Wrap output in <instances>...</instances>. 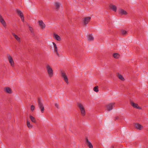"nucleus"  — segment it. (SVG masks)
<instances>
[{
    "label": "nucleus",
    "mask_w": 148,
    "mask_h": 148,
    "mask_svg": "<svg viewBox=\"0 0 148 148\" xmlns=\"http://www.w3.org/2000/svg\"><path fill=\"white\" fill-rule=\"evenodd\" d=\"M47 71L48 74L50 77H53V71L50 66L48 64L46 66Z\"/></svg>",
    "instance_id": "f257e3e1"
},
{
    "label": "nucleus",
    "mask_w": 148,
    "mask_h": 148,
    "mask_svg": "<svg viewBox=\"0 0 148 148\" xmlns=\"http://www.w3.org/2000/svg\"><path fill=\"white\" fill-rule=\"evenodd\" d=\"M38 105L39 108L40 109L42 113L44 112V107L42 103L41 102L40 99L39 98L38 99Z\"/></svg>",
    "instance_id": "f03ea898"
},
{
    "label": "nucleus",
    "mask_w": 148,
    "mask_h": 148,
    "mask_svg": "<svg viewBox=\"0 0 148 148\" xmlns=\"http://www.w3.org/2000/svg\"><path fill=\"white\" fill-rule=\"evenodd\" d=\"M77 105L80 109L82 115L83 116H84L85 114V111L83 105L80 103H78Z\"/></svg>",
    "instance_id": "7ed1b4c3"
},
{
    "label": "nucleus",
    "mask_w": 148,
    "mask_h": 148,
    "mask_svg": "<svg viewBox=\"0 0 148 148\" xmlns=\"http://www.w3.org/2000/svg\"><path fill=\"white\" fill-rule=\"evenodd\" d=\"M61 73L62 78L64 79L67 84H68L69 82L68 81V78L65 73L64 71H62L61 72Z\"/></svg>",
    "instance_id": "20e7f679"
},
{
    "label": "nucleus",
    "mask_w": 148,
    "mask_h": 148,
    "mask_svg": "<svg viewBox=\"0 0 148 148\" xmlns=\"http://www.w3.org/2000/svg\"><path fill=\"white\" fill-rule=\"evenodd\" d=\"M91 18L90 17L88 16L84 17L82 19L83 21L84 25L85 26L90 21Z\"/></svg>",
    "instance_id": "39448f33"
},
{
    "label": "nucleus",
    "mask_w": 148,
    "mask_h": 148,
    "mask_svg": "<svg viewBox=\"0 0 148 148\" xmlns=\"http://www.w3.org/2000/svg\"><path fill=\"white\" fill-rule=\"evenodd\" d=\"M16 12L18 15L21 18L22 21L23 22H24V17L23 13L21 10H17Z\"/></svg>",
    "instance_id": "423d86ee"
},
{
    "label": "nucleus",
    "mask_w": 148,
    "mask_h": 148,
    "mask_svg": "<svg viewBox=\"0 0 148 148\" xmlns=\"http://www.w3.org/2000/svg\"><path fill=\"white\" fill-rule=\"evenodd\" d=\"M114 103H110L107 105L106 106V107L107 110L108 111H110L112 110L113 109V106L114 105Z\"/></svg>",
    "instance_id": "0eeeda50"
},
{
    "label": "nucleus",
    "mask_w": 148,
    "mask_h": 148,
    "mask_svg": "<svg viewBox=\"0 0 148 148\" xmlns=\"http://www.w3.org/2000/svg\"><path fill=\"white\" fill-rule=\"evenodd\" d=\"M8 58L9 62L11 64V66H14V63L12 57L10 55H8Z\"/></svg>",
    "instance_id": "6e6552de"
},
{
    "label": "nucleus",
    "mask_w": 148,
    "mask_h": 148,
    "mask_svg": "<svg viewBox=\"0 0 148 148\" xmlns=\"http://www.w3.org/2000/svg\"><path fill=\"white\" fill-rule=\"evenodd\" d=\"M130 104L134 108L138 109H140L141 108L140 107L138 106L137 104L134 103L132 101H130Z\"/></svg>",
    "instance_id": "1a4fd4ad"
},
{
    "label": "nucleus",
    "mask_w": 148,
    "mask_h": 148,
    "mask_svg": "<svg viewBox=\"0 0 148 148\" xmlns=\"http://www.w3.org/2000/svg\"><path fill=\"white\" fill-rule=\"evenodd\" d=\"M0 22L4 27H5L6 26V23L4 19H3L2 16L0 14Z\"/></svg>",
    "instance_id": "9d476101"
},
{
    "label": "nucleus",
    "mask_w": 148,
    "mask_h": 148,
    "mask_svg": "<svg viewBox=\"0 0 148 148\" xmlns=\"http://www.w3.org/2000/svg\"><path fill=\"white\" fill-rule=\"evenodd\" d=\"M5 91L8 93L11 94L12 92V90L9 87H5L4 88Z\"/></svg>",
    "instance_id": "9b49d317"
},
{
    "label": "nucleus",
    "mask_w": 148,
    "mask_h": 148,
    "mask_svg": "<svg viewBox=\"0 0 148 148\" xmlns=\"http://www.w3.org/2000/svg\"><path fill=\"white\" fill-rule=\"evenodd\" d=\"M118 11L119 13L121 14V15H126L127 14V12L123 9H120Z\"/></svg>",
    "instance_id": "f8f14e48"
},
{
    "label": "nucleus",
    "mask_w": 148,
    "mask_h": 148,
    "mask_svg": "<svg viewBox=\"0 0 148 148\" xmlns=\"http://www.w3.org/2000/svg\"><path fill=\"white\" fill-rule=\"evenodd\" d=\"M53 36L54 38L56 40L58 41H60L61 40V39L60 37L58 34H54Z\"/></svg>",
    "instance_id": "ddd939ff"
},
{
    "label": "nucleus",
    "mask_w": 148,
    "mask_h": 148,
    "mask_svg": "<svg viewBox=\"0 0 148 148\" xmlns=\"http://www.w3.org/2000/svg\"><path fill=\"white\" fill-rule=\"evenodd\" d=\"M86 142L89 148H93V146L91 143L88 140L87 138L86 139Z\"/></svg>",
    "instance_id": "4468645a"
},
{
    "label": "nucleus",
    "mask_w": 148,
    "mask_h": 148,
    "mask_svg": "<svg viewBox=\"0 0 148 148\" xmlns=\"http://www.w3.org/2000/svg\"><path fill=\"white\" fill-rule=\"evenodd\" d=\"M39 25L42 29H43L45 27V24L43 23L42 20L39 21Z\"/></svg>",
    "instance_id": "2eb2a0df"
},
{
    "label": "nucleus",
    "mask_w": 148,
    "mask_h": 148,
    "mask_svg": "<svg viewBox=\"0 0 148 148\" xmlns=\"http://www.w3.org/2000/svg\"><path fill=\"white\" fill-rule=\"evenodd\" d=\"M135 125L136 128L138 129L141 130L143 128V126L139 123H136Z\"/></svg>",
    "instance_id": "dca6fc26"
},
{
    "label": "nucleus",
    "mask_w": 148,
    "mask_h": 148,
    "mask_svg": "<svg viewBox=\"0 0 148 148\" xmlns=\"http://www.w3.org/2000/svg\"><path fill=\"white\" fill-rule=\"evenodd\" d=\"M109 7L113 11L116 12V6L113 5L111 4L110 5Z\"/></svg>",
    "instance_id": "f3484780"
},
{
    "label": "nucleus",
    "mask_w": 148,
    "mask_h": 148,
    "mask_svg": "<svg viewBox=\"0 0 148 148\" xmlns=\"http://www.w3.org/2000/svg\"><path fill=\"white\" fill-rule=\"evenodd\" d=\"M12 34L14 38L17 40V41H18V42H20V38L19 37L14 33H12Z\"/></svg>",
    "instance_id": "a211bd4d"
},
{
    "label": "nucleus",
    "mask_w": 148,
    "mask_h": 148,
    "mask_svg": "<svg viewBox=\"0 0 148 148\" xmlns=\"http://www.w3.org/2000/svg\"><path fill=\"white\" fill-rule=\"evenodd\" d=\"M54 5L56 7V9L57 10H58L60 8V5L59 3L56 2L55 3Z\"/></svg>",
    "instance_id": "6ab92c4d"
},
{
    "label": "nucleus",
    "mask_w": 148,
    "mask_h": 148,
    "mask_svg": "<svg viewBox=\"0 0 148 148\" xmlns=\"http://www.w3.org/2000/svg\"><path fill=\"white\" fill-rule=\"evenodd\" d=\"M30 118L32 121L34 123H36V121L35 119V118L34 116L30 115L29 116Z\"/></svg>",
    "instance_id": "aec40b11"
},
{
    "label": "nucleus",
    "mask_w": 148,
    "mask_h": 148,
    "mask_svg": "<svg viewBox=\"0 0 148 148\" xmlns=\"http://www.w3.org/2000/svg\"><path fill=\"white\" fill-rule=\"evenodd\" d=\"M114 57L116 59L118 58L120 56V55L117 53H114L113 54Z\"/></svg>",
    "instance_id": "412c9836"
},
{
    "label": "nucleus",
    "mask_w": 148,
    "mask_h": 148,
    "mask_svg": "<svg viewBox=\"0 0 148 148\" xmlns=\"http://www.w3.org/2000/svg\"><path fill=\"white\" fill-rule=\"evenodd\" d=\"M27 127L29 128H31L32 127V125L30 124V122L28 121H27Z\"/></svg>",
    "instance_id": "4be33fe9"
},
{
    "label": "nucleus",
    "mask_w": 148,
    "mask_h": 148,
    "mask_svg": "<svg viewBox=\"0 0 148 148\" xmlns=\"http://www.w3.org/2000/svg\"><path fill=\"white\" fill-rule=\"evenodd\" d=\"M53 44L54 48L55 51V52H57V51H58V49L56 44L54 42H53Z\"/></svg>",
    "instance_id": "5701e85b"
},
{
    "label": "nucleus",
    "mask_w": 148,
    "mask_h": 148,
    "mask_svg": "<svg viewBox=\"0 0 148 148\" xmlns=\"http://www.w3.org/2000/svg\"><path fill=\"white\" fill-rule=\"evenodd\" d=\"M88 40L90 41H92L93 40L94 38L90 34H89L88 35Z\"/></svg>",
    "instance_id": "b1692460"
},
{
    "label": "nucleus",
    "mask_w": 148,
    "mask_h": 148,
    "mask_svg": "<svg viewBox=\"0 0 148 148\" xmlns=\"http://www.w3.org/2000/svg\"><path fill=\"white\" fill-rule=\"evenodd\" d=\"M118 77L122 81H124L125 79L121 75L119 74Z\"/></svg>",
    "instance_id": "393cba45"
},
{
    "label": "nucleus",
    "mask_w": 148,
    "mask_h": 148,
    "mask_svg": "<svg viewBox=\"0 0 148 148\" xmlns=\"http://www.w3.org/2000/svg\"><path fill=\"white\" fill-rule=\"evenodd\" d=\"M98 87V86H96L94 87L93 88V90L95 92H98L99 91Z\"/></svg>",
    "instance_id": "a878e982"
},
{
    "label": "nucleus",
    "mask_w": 148,
    "mask_h": 148,
    "mask_svg": "<svg viewBox=\"0 0 148 148\" xmlns=\"http://www.w3.org/2000/svg\"><path fill=\"white\" fill-rule=\"evenodd\" d=\"M121 32L123 35H125L127 33V32L124 29L121 30Z\"/></svg>",
    "instance_id": "bb28decb"
},
{
    "label": "nucleus",
    "mask_w": 148,
    "mask_h": 148,
    "mask_svg": "<svg viewBox=\"0 0 148 148\" xmlns=\"http://www.w3.org/2000/svg\"><path fill=\"white\" fill-rule=\"evenodd\" d=\"M35 109V106L34 105H32L31 106V109L32 111L34 110Z\"/></svg>",
    "instance_id": "cd10ccee"
},
{
    "label": "nucleus",
    "mask_w": 148,
    "mask_h": 148,
    "mask_svg": "<svg viewBox=\"0 0 148 148\" xmlns=\"http://www.w3.org/2000/svg\"><path fill=\"white\" fill-rule=\"evenodd\" d=\"M117 146V145L116 144H114L112 145L111 146V148H114L115 147H116Z\"/></svg>",
    "instance_id": "c85d7f7f"
},
{
    "label": "nucleus",
    "mask_w": 148,
    "mask_h": 148,
    "mask_svg": "<svg viewBox=\"0 0 148 148\" xmlns=\"http://www.w3.org/2000/svg\"><path fill=\"white\" fill-rule=\"evenodd\" d=\"M55 106L58 108V103H55Z\"/></svg>",
    "instance_id": "c756f323"
},
{
    "label": "nucleus",
    "mask_w": 148,
    "mask_h": 148,
    "mask_svg": "<svg viewBox=\"0 0 148 148\" xmlns=\"http://www.w3.org/2000/svg\"><path fill=\"white\" fill-rule=\"evenodd\" d=\"M119 117L118 116H116L114 120L115 121H116L117 120L119 119Z\"/></svg>",
    "instance_id": "7c9ffc66"
},
{
    "label": "nucleus",
    "mask_w": 148,
    "mask_h": 148,
    "mask_svg": "<svg viewBox=\"0 0 148 148\" xmlns=\"http://www.w3.org/2000/svg\"><path fill=\"white\" fill-rule=\"evenodd\" d=\"M29 29H30V30L31 31V32H32L33 31V30L32 28L30 27H29Z\"/></svg>",
    "instance_id": "2f4dec72"
},
{
    "label": "nucleus",
    "mask_w": 148,
    "mask_h": 148,
    "mask_svg": "<svg viewBox=\"0 0 148 148\" xmlns=\"http://www.w3.org/2000/svg\"><path fill=\"white\" fill-rule=\"evenodd\" d=\"M56 54L58 56H59V53H58V51H57V52H56Z\"/></svg>",
    "instance_id": "473e14b6"
}]
</instances>
